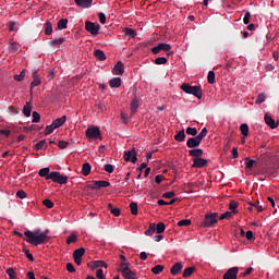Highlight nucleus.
<instances>
[{
  "label": "nucleus",
  "instance_id": "obj_1",
  "mask_svg": "<svg viewBox=\"0 0 279 279\" xmlns=\"http://www.w3.org/2000/svg\"><path fill=\"white\" fill-rule=\"evenodd\" d=\"M47 232L49 231H40V230H35V231H25L24 236H26V242L31 243V245H43V243H48L50 241V236L47 235Z\"/></svg>",
  "mask_w": 279,
  "mask_h": 279
},
{
  "label": "nucleus",
  "instance_id": "obj_2",
  "mask_svg": "<svg viewBox=\"0 0 279 279\" xmlns=\"http://www.w3.org/2000/svg\"><path fill=\"white\" fill-rule=\"evenodd\" d=\"M181 90L187 95H194L197 99H202V86H191L190 84L184 83L181 85Z\"/></svg>",
  "mask_w": 279,
  "mask_h": 279
},
{
  "label": "nucleus",
  "instance_id": "obj_3",
  "mask_svg": "<svg viewBox=\"0 0 279 279\" xmlns=\"http://www.w3.org/2000/svg\"><path fill=\"white\" fill-rule=\"evenodd\" d=\"M48 179L52 180L56 184H66L69 182V177L58 171L50 172Z\"/></svg>",
  "mask_w": 279,
  "mask_h": 279
},
{
  "label": "nucleus",
  "instance_id": "obj_4",
  "mask_svg": "<svg viewBox=\"0 0 279 279\" xmlns=\"http://www.w3.org/2000/svg\"><path fill=\"white\" fill-rule=\"evenodd\" d=\"M219 217V214H207L205 216V220L201 223V228H213L215 223H217V218Z\"/></svg>",
  "mask_w": 279,
  "mask_h": 279
},
{
  "label": "nucleus",
  "instance_id": "obj_5",
  "mask_svg": "<svg viewBox=\"0 0 279 279\" xmlns=\"http://www.w3.org/2000/svg\"><path fill=\"white\" fill-rule=\"evenodd\" d=\"M85 134L87 138H90L92 141H101V130H99V126L88 128Z\"/></svg>",
  "mask_w": 279,
  "mask_h": 279
},
{
  "label": "nucleus",
  "instance_id": "obj_6",
  "mask_svg": "<svg viewBox=\"0 0 279 279\" xmlns=\"http://www.w3.org/2000/svg\"><path fill=\"white\" fill-rule=\"evenodd\" d=\"M136 156H138V153H136V148H132L131 150L124 151L123 158L125 162H132L133 165H136V162L138 161V158Z\"/></svg>",
  "mask_w": 279,
  "mask_h": 279
},
{
  "label": "nucleus",
  "instance_id": "obj_7",
  "mask_svg": "<svg viewBox=\"0 0 279 279\" xmlns=\"http://www.w3.org/2000/svg\"><path fill=\"white\" fill-rule=\"evenodd\" d=\"M85 29L92 36H97L99 34V29H101V25L95 24L90 21L85 22Z\"/></svg>",
  "mask_w": 279,
  "mask_h": 279
},
{
  "label": "nucleus",
  "instance_id": "obj_8",
  "mask_svg": "<svg viewBox=\"0 0 279 279\" xmlns=\"http://www.w3.org/2000/svg\"><path fill=\"white\" fill-rule=\"evenodd\" d=\"M150 51H151V53H154V56H158V53H160V51L169 52V51H171V45L165 44V43H159L157 46L153 47Z\"/></svg>",
  "mask_w": 279,
  "mask_h": 279
},
{
  "label": "nucleus",
  "instance_id": "obj_9",
  "mask_svg": "<svg viewBox=\"0 0 279 279\" xmlns=\"http://www.w3.org/2000/svg\"><path fill=\"white\" fill-rule=\"evenodd\" d=\"M108 186H110V182L108 181H93L89 189H92V191H99V189H108Z\"/></svg>",
  "mask_w": 279,
  "mask_h": 279
},
{
  "label": "nucleus",
  "instance_id": "obj_10",
  "mask_svg": "<svg viewBox=\"0 0 279 279\" xmlns=\"http://www.w3.org/2000/svg\"><path fill=\"white\" fill-rule=\"evenodd\" d=\"M32 77H33V82L31 83V90L36 88V86H40V84H41L40 74H38V70L32 71Z\"/></svg>",
  "mask_w": 279,
  "mask_h": 279
},
{
  "label": "nucleus",
  "instance_id": "obj_11",
  "mask_svg": "<svg viewBox=\"0 0 279 279\" xmlns=\"http://www.w3.org/2000/svg\"><path fill=\"white\" fill-rule=\"evenodd\" d=\"M257 160L259 161V167H267L269 165V160H271V156L268 153H263Z\"/></svg>",
  "mask_w": 279,
  "mask_h": 279
},
{
  "label": "nucleus",
  "instance_id": "obj_12",
  "mask_svg": "<svg viewBox=\"0 0 279 279\" xmlns=\"http://www.w3.org/2000/svg\"><path fill=\"white\" fill-rule=\"evenodd\" d=\"M206 165H208V160L204 159V158H193V165L192 167L194 169H204V167H206Z\"/></svg>",
  "mask_w": 279,
  "mask_h": 279
},
{
  "label": "nucleus",
  "instance_id": "obj_13",
  "mask_svg": "<svg viewBox=\"0 0 279 279\" xmlns=\"http://www.w3.org/2000/svg\"><path fill=\"white\" fill-rule=\"evenodd\" d=\"M236 276H239V267H232L227 270V272L223 275V279H236Z\"/></svg>",
  "mask_w": 279,
  "mask_h": 279
},
{
  "label": "nucleus",
  "instance_id": "obj_14",
  "mask_svg": "<svg viewBox=\"0 0 279 279\" xmlns=\"http://www.w3.org/2000/svg\"><path fill=\"white\" fill-rule=\"evenodd\" d=\"M244 163L246 165L245 169H254L260 167V161L251 159L250 157H246L244 159Z\"/></svg>",
  "mask_w": 279,
  "mask_h": 279
},
{
  "label": "nucleus",
  "instance_id": "obj_15",
  "mask_svg": "<svg viewBox=\"0 0 279 279\" xmlns=\"http://www.w3.org/2000/svg\"><path fill=\"white\" fill-rule=\"evenodd\" d=\"M113 75H123L125 73V65L118 61L112 70Z\"/></svg>",
  "mask_w": 279,
  "mask_h": 279
},
{
  "label": "nucleus",
  "instance_id": "obj_16",
  "mask_svg": "<svg viewBox=\"0 0 279 279\" xmlns=\"http://www.w3.org/2000/svg\"><path fill=\"white\" fill-rule=\"evenodd\" d=\"M88 267L89 269L95 271V269H99V267H105L106 269H108V264H106V262L104 260H96V262L89 263Z\"/></svg>",
  "mask_w": 279,
  "mask_h": 279
},
{
  "label": "nucleus",
  "instance_id": "obj_17",
  "mask_svg": "<svg viewBox=\"0 0 279 279\" xmlns=\"http://www.w3.org/2000/svg\"><path fill=\"white\" fill-rule=\"evenodd\" d=\"M264 121L266 125H268V128H270L271 130H276V128H278V123H276V120H274V118H271V116H269L268 113L265 114Z\"/></svg>",
  "mask_w": 279,
  "mask_h": 279
},
{
  "label": "nucleus",
  "instance_id": "obj_18",
  "mask_svg": "<svg viewBox=\"0 0 279 279\" xmlns=\"http://www.w3.org/2000/svg\"><path fill=\"white\" fill-rule=\"evenodd\" d=\"M186 145L190 149H195L196 147H199V145H202V142L198 141V138L195 137H190L186 142Z\"/></svg>",
  "mask_w": 279,
  "mask_h": 279
},
{
  "label": "nucleus",
  "instance_id": "obj_19",
  "mask_svg": "<svg viewBox=\"0 0 279 279\" xmlns=\"http://www.w3.org/2000/svg\"><path fill=\"white\" fill-rule=\"evenodd\" d=\"M182 269H184V265H182V263H175L171 269H170V274L172 276H178V274H180V271H182Z\"/></svg>",
  "mask_w": 279,
  "mask_h": 279
},
{
  "label": "nucleus",
  "instance_id": "obj_20",
  "mask_svg": "<svg viewBox=\"0 0 279 279\" xmlns=\"http://www.w3.org/2000/svg\"><path fill=\"white\" fill-rule=\"evenodd\" d=\"M78 8L88 9L93 5V0H74Z\"/></svg>",
  "mask_w": 279,
  "mask_h": 279
},
{
  "label": "nucleus",
  "instance_id": "obj_21",
  "mask_svg": "<svg viewBox=\"0 0 279 279\" xmlns=\"http://www.w3.org/2000/svg\"><path fill=\"white\" fill-rule=\"evenodd\" d=\"M189 155L192 158H202V156H204V150L202 148L190 149Z\"/></svg>",
  "mask_w": 279,
  "mask_h": 279
},
{
  "label": "nucleus",
  "instance_id": "obj_22",
  "mask_svg": "<svg viewBox=\"0 0 279 279\" xmlns=\"http://www.w3.org/2000/svg\"><path fill=\"white\" fill-rule=\"evenodd\" d=\"M64 123H66V116H62L61 118L56 119L52 122V125L54 126L56 130H58V128H62Z\"/></svg>",
  "mask_w": 279,
  "mask_h": 279
},
{
  "label": "nucleus",
  "instance_id": "obj_23",
  "mask_svg": "<svg viewBox=\"0 0 279 279\" xmlns=\"http://www.w3.org/2000/svg\"><path fill=\"white\" fill-rule=\"evenodd\" d=\"M121 77H113L109 81L110 88H121Z\"/></svg>",
  "mask_w": 279,
  "mask_h": 279
},
{
  "label": "nucleus",
  "instance_id": "obj_24",
  "mask_svg": "<svg viewBox=\"0 0 279 279\" xmlns=\"http://www.w3.org/2000/svg\"><path fill=\"white\" fill-rule=\"evenodd\" d=\"M94 56L96 60H99V62H104L106 60V53L104 52V50H100V49L94 50Z\"/></svg>",
  "mask_w": 279,
  "mask_h": 279
},
{
  "label": "nucleus",
  "instance_id": "obj_25",
  "mask_svg": "<svg viewBox=\"0 0 279 279\" xmlns=\"http://www.w3.org/2000/svg\"><path fill=\"white\" fill-rule=\"evenodd\" d=\"M44 32L46 36H51V34H53V25L51 24V22H46L44 24Z\"/></svg>",
  "mask_w": 279,
  "mask_h": 279
},
{
  "label": "nucleus",
  "instance_id": "obj_26",
  "mask_svg": "<svg viewBox=\"0 0 279 279\" xmlns=\"http://www.w3.org/2000/svg\"><path fill=\"white\" fill-rule=\"evenodd\" d=\"M124 279H138V276L136 272L132 271V269L126 270L122 274Z\"/></svg>",
  "mask_w": 279,
  "mask_h": 279
},
{
  "label": "nucleus",
  "instance_id": "obj_27",
  "mask_svg": "<svg viewBox=\"0 0 279 279\" xmlns=\"http://www.w3.org/2000/svg\"><path fill=\"white\" fill-rule=\"evenodd\" d=\"M130 270V262H121L118 271H120V274H125V271Z\"/></svg>",
  "mask_w": 279,
  "mask_h": 279
},
{
  "label": "nucleus",
  "instance_id": "obj_28",
  "mask_svg": "<svg viewBox=\"0 0 279 279\" xmlns=\"http://www.w3.org/2000/svg\"><path fill=\"white\" fill-rule=\"evenodd\" d=\"M186 138V133H184V130H181L178 132L177 135H174V141L178 143H184V140Z\"/></svg>",
  "mask_w": 279,
  "mask_h": 279
},
{
  "label": "nucleus",
  "instance_id": "obj_29",
  "mask_svg": "<svg viewBox=\"0 0 279 279\" xmlns=\"http://www.w3.org/2000/svg\"><path fill=\"white\" fill-rule=\"evenodd\" d=\"M136 110H138V98L134 97L131 102V114H136Z\"/></svg>",
  "mask_w": 279,
  "mask_h": 279
},
{
  "label": "nucleus",
  "instance_id": "obj_30",
  "mask_svg": "<svg viewBox=\"0 0 279 279\" xmlns=\"http://www.w3.org/2000/svg\"><path fill=\"white\" fill-rule=\"evenodd\" d=\"M32 102H26L24 108H23V114L26 117H32Z\"/></svg>",
  "mask_w": 279,
  "mask_h": 279
},
{
  "label": "nucleus",
  "instance_id": "obj_31",
  "mask_svg": "<svg viewBox=\"0 0 279 279\" xmlns=\"http://www.w3.org/2000/svg\"><path fill=\"white\" fill-rule=\"evenodd\" d=\"M39 175H40V178H45V180H50V179H48L49 175H51L50 169L49 168H41L39 170Z\"/></svg>",
  "mask_w": 279,
  "mask_h": 279
},
{
  "label": "nucleus",
  "instance_id": "obj_32",
  "mask_svg": "<svg viewBox=\"0 0 279 279\" xmlns=\"http://www.w3.org/2000/svg\"><path fill=\"white\" fill-rule=\"evenodd\" d=\"M9 49L12 53H16L17 51H21V45H19L16 41H13L9 45Z\"/></svg>",
  "mask_w": 279,
  "mask_h": 279
},
{
  "label": "nucleus",
  "instance_id": "obj_33",
  "mask_svg": "<svg viewBox=\"0 0 279 279\" xmlns=\"http://www.w3.org/2000/svg\"><path fill=\"white\" fill-rule=\"evenodd\" d=\"M86 254V250L84 247L77 248L73 253V258H82Z\"/></svg>",
  "mask_w": 279,
  "mask_h": 279
},
{
  "label": "nucleus",
  "instance_id": "obj_34",
  "mask_svg": "<svg viewBox=\"0 0 279 279\" xmlns=\"http://www.w3.org/2000/svg\"><path fill=\"white\" fill-rule=\"evenodd\" d=\"M69 25V20L68 19H61L59 20L57 27L58 29H66V26Z\"/></svg>",
  "mask_w": 279,
  "mask_h": 279
},
{
  "label": "nucleus",
  "instance_id": "obj_35",
  "mask_svg": "<svg viewBox=\"0 0 279 279\" xmlns=\"http://www.w3.org/2000/svg\"><path fill=\"white\" fill-rule=\"evenodd\" d=\"M156 232V223H150L148 230L145 231L146 236H154Z\"/></svg>",
  "mask_w": 279,
  "mask_h": 279
},
{
  "label": "nucleus",
  "instance_id": "obj_36",
  "mask_svg": "<svg viewBox=\"0 0 279 279\" xmlns=\"http://www.w3.org/2000/svg\"><path fill=\"white\" fill-rule=\"evenodd\" d=\"M266 99H267V96L265 95V93H260V94L257 96V98H256V100H255V104H256L257 106H260V104H265Z\"/></svg>",
  "mask_w": 279,
  "mask_h": 279
},
{
  "label": "nucleus",
  "instance_id": "obj_37",
  "mask_svg": "<svg viewBox=\"0 0 279 279\" xmlns=\"http://www.w3.org/2000/svg\"><path fill=\"white\" fill-rule=\"evenodd\" d=\"M82 174L83 175H90V163H88V162L83 163Z\"/></svg>",
  "mask_w": 279,
  "mask_h": 279
},
{
  "label": "nucleus",
  "instance_id": "obj_38",
  "mask_svg": "<svg viewBox=\"0 0 279 279\" xmlns=\"http://www.w3.org/2000/svg\"><path fill=\"white\" fill-rule=\"evenodd\" d=\"M236 208H239V203L231 201L229 204V209L231 210V213L233 215H236V213H239V210H236Z\"/></svg>",
  "mask_w": 279,
  "mask_h": 279
},
{
  "label": "nucleus",
  "instance_id": "obj_39",
  "mask_svg": "<svg viewBox=\"0 0 279 279\" xmlns=\"http://www.w3.org/2000/svg\"><path fill=\"white\" fill-rule=\"evenodd\" d=\"M195 271V267H187L183 271V278H191L193 276V272Z\"/></svg>",
  "mask_w": 279,
  "mask_h": 279
},
{
  "label": "nucleus",
  "instance_id": "obj_40",
  "mask_svg": "<svg viewBox=\"0 0 279 279\" xmlns=\"http://www.w3.org/2000/svg\"><path fill=\"white\" fill-rule=\"evenodd\" d=\"M165 230H166V226L163 222H159L155 227V231L157 232V234H162V232H165Z\"/></svg>",
  "mask_w": 279,
  "mask_h": 279
},
{
  "label": "nucleus",
  "instance_id": "obj_41",
  "mask_svg": "<svg viewBox=\"0 0 279 279\" xmlns=\"http://www.w3.org/2000/svg\"><path fill=\"white\" fill-rule=\"evenodd\" d=\"M208 134V129L204 128L198 135H196V138L202 143L204 138H206Z\"/></svg>",
  "mask_w": 279,
  "mask_h": 279
},
{
  "label": "nucleus",
  "instance_id": "obj_42",
  "mask_svg": "<svg viewBox=\"0 0 279 279\" xmlns=\"http://www.w3.org/2000/svg\"><path fill=\"white\" fill-rule=\"evenodd\" d=\"M163 270H165V266L162 265H157L151 268V271L153 274H155V276H158V274H162Z\"/></svg>",
  "mask_w": 279,
  "mask_h": 279
},
{
  "label": "nucleus",
  "instance_id": "obj_43",
  "mask_svg": "<svg viewBox=\"0 0 279 279\" xmlns=\"http://www.w3.org/2000/svg\"><path fill=\"white\" fill-rule=\"evenodd\" d=\"M26 70H22L20 74L14 75L15 82H23L25 80Z\"/></svg>",
  "mask_w": 279,
  "mask_h": 279
},
{
  "label": "nucleus",
  "instance_id": "obj_44",
  "mask_svg": "<svg viewBox=\"0 0 279 279\" xmlns=\"http://www.w3.org/2000/svg\"><path fill=\"white\" fill-rule=\"evenodd\" d=\"M240 130L242 136H247V134H250V126H247V124H241Z\"/></svg>",
  "mask_w": 279,
  "mask_h": 279
},
{
  "label": "nucleus",
  "instance_id": "obj_45",
  "mask_svg": "<svg viewBox=\"0 0 279 279\" xmlns=\"http://www.w3.org/2000/svg\"><path fill=\"white\" fill-rule=\"evenodd\" d=\"M124 34L129 36V38H136V31L132 28H125Z\"/></svg>",
  "mask_w": 279,
  "mask_h": 279
},
{
  "label": "nucleus",
  "instance_id": "obj_46",
  "mask_svg": "<svg viewBox=\"0 0 279 279\" xmlns=\"http://www.w3.org/2000/svg\"><path fill=\"white\" fill-rule=\"evenodd\" d=\"M130 208L132 215H138V204L133 202L130 204Z\"/></svg>",
  "mask_w": 279,
  "mask_h": 279
},
{
  "label": "nucleus",
  "instance_id": "obj_47",
  "mask_svg": "<svg viewBox=\"0 0 279 279\" xmlns=\"http://www.w3.org/2000/svg\"><path fill=\"white\" fill-rule=\"evenodd\" d=\"M62 43H64V38L60 37V38L53 39L50 43V45H51V47H58V46L62 45Z\"/></svg>",
  "mask_w": 279,
  "mask_h": 279
},
{
  "label": "nucleus",
  "instance_id": "obj_48",
  "mask_svg": "<svg viewBox=\"0 0 279 279\" xmlns=\"http://www.w3.org/2000/svg\"><path fill=\"white\" fill-rule=\"evenodd\" d=\"M207 82L208 84H215V72L214 71H209L208 75H207Z\"/></svg>",
  "mask_w": 279,
  "mask_h": 279
},
{
  "label": "nucleus",
  "instance_id": "obj_49",
  "mask_svg": "<svg viewBox=\"0 0 279 279\" xmlns=\"http://www.w3.org/2000/svg\"><path fill=\"white\" fill-rule=\"evenodd\" d=\"M71 243H77V235L72 233L70 236H68L66 244L71 245Z\"/></svg>",
  "mask_w": 279,
  "mask_h": 279
},
{
  "label": "nucleus",
  "instance_id": "obj_50",
  "mask_svg": "<svg viewBox=\"0 0 279 279\" xmlns=\"http://www.w3.org/2000/svg\"><path fill=\"white\" fill-rule=\"evenodd\" d=\"M179 228L191 226V219H183L178 222Z\"/></svg>",
  "mask_w": 279,
  "mask_h": 279
},
{
  "label": "nucleus",
  "instance_id": "obj_51",
  "mask_svg": "<svg viewBox=\"0 0 279 279\" xmlns=\"http://www.w3.org/2000/svg\"><path fill=\"white\" fill-rule=\"evenodd\" d=\"M186 134H189L190 136H194L195 137V136H197V129L189 126L186 129Z\"/></svg>",
  "mask_w": 279,
  "mask_h": 279
},
{
  "label": "nucleus",
  "instance_id": "obj_52",
  "mask_svg": "<svg viewBox=\"0 0 279 279\" xmlns=\"http://www.w3.org/2000/svg\"><path fill=\"white\" fill-rule=\"evenodd\" d=\"M168 60L166 57H158L155 59V64H167Z\"/></svg>",
  "mask_w": 279,
  "mask_h": 279
},
{
  "label": "nucleus",
  "instance_id": "obj_53",
  "mask_svg": "<svg viewBox=\"0 0 279 279\" xmlns=\"http://www.w3.org/2000/svg\"><path fill=\"white\" fill-rule=\"evenodd\" d=\"M252 19V13H250L248 11L245 12L244 14V19H243V23L244 25H250V20Z\"/></svg>",
  "mask_w": 279,
  "mask_h": 279
},
{
  "label": "nucleus",
  "instance_id": "obj_54",
  "mask_svg": "<svg viewBox=\"0 0 279 279\" xmlns=\"http://www.w3.org/2000/svg\"><path fill=\"white\" fill-rule=\"evenodd\" d=\"M104 169L107 173H114V166L110 165V163H106L104 166Z\"/></svg>",
  "mask_w": 279,
  "mask_h": 279
},
{
  "label": "nucleus",
  "instance_id": "obj_55",
  "mask_svg": "<svg viewBox=\"0 0 279 279\" xmlns=\"http://www.w3.org/2000/svg\"><path fill=\"white\" fill-rule=\"evenodd\" d=\"M7 274L10 279H16V272L14 271V268H8Z\"/></svg>",
  "mask_w": 279,
  "mask_h": 279
},
{
  "label": "nucleus",
  "instance_id": "obj_56",
  "mask_svg": "<svg viewBox=\"0 0 279 279\" xmlns=\"http://www.w3.org/2000/svg\"><path fill=\"white\" fill-rule=\"evenodd\" d=\"M47 143V140H41L35 145V149L38 151L45 147V144Z\"/></svg>",
  "mask_w": 279,
  "mask_h": 279
},
{
  "label": "nucleus",
  "instance_id": "obj_57",
  "mask_svg": "<svg viewBox=\"0 0 279 279\" xmlns=\"http://www.w3.org/2000/svg\"><path fill=\"white\" fill-rule=\"evenodd\" d=\"M53 130H56V126L51 123L50 125L46 126L45 134L48 136V134H52Z\"/></svg>",
  "mask_w": 279,
  "mask_h": 279
},
{
  "label": "nucleus",
  "instance_id": "obj_58",
  "mask_svg": "<svg viewBox=\"0 0 279 279\" xmlns=\"http://www.w3.org/2000/svg\"><path fill=\"white\" fill-rule=\"evenodd\" d=\"M33 123H40V113L33 111Z\"/></svg>",
  "mask_w": 279,
  "mask_h": 279
},
{
  "label": "nucleus",
  "instance_id": "obj_59",
  "mask_svg": "<svg viewBox=\"0 0 279 279\" xmlns=\"http://www.w3.org/2000/svg\"><path fill=\"white\" fill-rule=\"evenodd\" d=\"M232 218V211H226L225 214H221L219 217V220L222 221V219H230Z\"/></svg>",
  "mask_w": 279,
  "mask_h": 279
},
{
  "label": "nucleus",
  "instance_id": "obj_60",
  "mask_svg": "<svg viewBox=\"0 0 279 279\" xmlns=\"http://www.w3.org/2000/svg\"><path fill=\"white\" fill-rule=\"evenodd\" d=\"M69 145H71V143H69L66 141H59L58 147L60 149H66V147H69Z\"/></svg>",
  "mask_w": 279,
  "mask_h": 279
},
{
  "label": "nucleus",
  "instance_id": "obj_61",
  "mask_svg": "<svg viewBox=\"0 0 279 279\" xmlns=\"http://www.w3.org/2000/svg\"><path fill=\"white\" fill-rule=\"evenodd\" d=\"M43 204L46 206V208H53V203L49 198L44 199Z\"/></svg>",
  "mask_w": 279,
  "mask_h": 279
},
{
  "label": "nucleus",
  "instance_id": "obj_62",
  "mask_svg": "<svg viewBox=\"0 0 279 279\" xmlns=\"http://www.w3.org/2000/svg\"><path fill=\"white\" fill-rule=\"evenodd\" d=\"M96 277L98 279H106V275H104V269H101V268L97 269Z\"/></svg>",
  "mask_w": 279,
  "mask_h": 279
},
{
  "label": "nucleus",
  "instance_id": "obj_63",
  "mask_svg": "<svg viewBox=\"0 0 279 279\" xmlns=\"http://www.w3.org/2000/svg\"><path fill=\"white\" fill-rule=\"evenodd\" d=\"M97 16H98L101 25H106V13L100 12V13L97 14Z\"/></svg>",
  "mask_w": 279,
  "mask_h": 279
},
{
  "label": "nucleus",
  "instance_id": "obj_64",
  "mask_svg": "<svg viewBox=\"0 0 279 279\" xmlns=\"http://www.w3.org/2000/svg\"><path fill=\"white\" fill-rule=\"evenodd\" d=\"M246 238L247 241H254L256 238L254 236V232L253 231H247L246 235H244Z\"/></svg>",
  "mask_w": 279,
  "mask_h": 279
}]
</instances>
